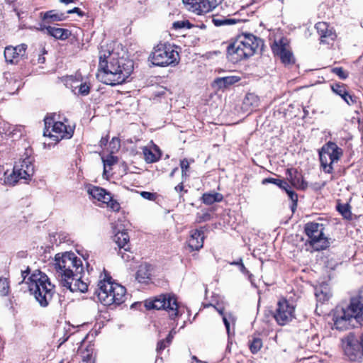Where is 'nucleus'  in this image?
<instances>
[{
    "mask_svg": "<svg viewBox=\"0 0 363 363\" xmlns=\"http://www.w3.org/2000/svg\"><path fill=\"white\" fill-rule=\"evenodd\" d=\"M133 70V62L119 57L111 45H101L98 79L104 84L115 86L125 82Z\"/></svg>",
    "mask_w": 363,
    "mask_h": 363,
    "instance_id": "obj_1",
    "label": "nucleus"
},
{
    "mask_svg": "<svg viewBox=\"0 0 363 363\" xmlns=\"http://www.w3.org/2000/svg\"><path fill=\"white\" fill-rule=\"evenodd\" d=\"M53 272L60 285L72 292H86L88 284L82 280V261L73 252L55 255L52 263Z\"/></svg>",
    "mask_w": 363,
    "mask_h": 363,
    "instance_id": "obj_2",
    "label": "nucleus"
},
{
    "mask_svg": "<svg viewBox=\"0 0 363 363\" xmlns=\"http://www.w3.org/2000/svg\"><path fill=\"white\" fill-rule=\"evenodd\" d=\"M334 328L346 330L363 325V290L352 296L348 303H342L333 310Z\"/></svg>",
    "mask_w": 363,
    "mask_h": 363,
    "instance_id": "obj_3",
    "label": "nucleus"
},
{
    "mask_svg": "<svg viewBox=\"0 0 363 363\" xmlns=\"http://www.w3.org/2000/svg\"><path fill=\"white\" fill-rule=\"evenodd\" d=\"M262 40L251 33L239 35L227 48V57L233 63L247 59L255 55Z\"/></svg>",
    "mask_w": 363,
    "mask_h": 363,
    "instance_id": "obj_4",
    "label": "nucleus"
},
{
    "mask_svg": "<svg viewBox=\"0 0 363 363\" xmlns=\"http://www.w3.org/2000/svg\"><path fill=\"white\" fill-rule=\"evenodd\" d=\"M28 289L42 307L48 306L55 294V285L49 277L40 270L34 271L28 279Z\"/></svg>",
    "mask_w": 363,
    "mask_h": 363,
    "instance_id": "obj_5",
    "label": "nucleus"
},
{
    "mask_svg": "<svg viewBox=\"0 0 363 363\" xmlns=\"http://www.w3.org/2000/svg\"><path fill=\"white\" fill-rule=\"evenodd\" d=\"M111 278L101 280L98 284L96 294L99 301L104 306L113 303L120 305L125 298L126 290L122 285L111 281Z\"/></svg>",
    "mask_w": 363,
    "mask_h": 363,
    "instance_id": "obj_6",
    "label": "nucleus"
},
{
    "mask_svg": "<svg viewBox=\"0 0 363 363\" xmlns=\"http://www.w3.org/2000/svg\"><path fill=\"white\" fill-rule=\"evenodd\" d=\"M179 52L170 44L160 43L156 45L151 52L149 60L159 67L176 65L179 62Z\"/></svg>",
    "mask_w": 363,
    "mask_h": 363,
    "instance_id": "obj_7",
    "label": "nucleus"
},
{
    "mask_svg": "<svg viewBox=\"0 0 363 363\" xmlns=\"http://www.w3.org/2000/svg\"><path fill=\"white\" fill-rule=\"evenodd\" d=\"M55 115L47 116L44 119L45 129L44 136L52 138L55 141H60L63 138H72L74 130L69 126L61 121H56Z\"/></svg>",
    "mask_w": 363,
    "mask_h": 363,
    "instance_id": "obj_8",
    "label": "nucleus"
},
{
    "mask_svg": "<svg viewBox=\"0 0 363 363\" xmlns=\"http://www.w3.org/2000/svg\"><path fill=\"white\" fill-rule=\"evenodd\" d=\"M324 230L323 223L310 222L305 225V233L308 238L307 242L314 250H323L329 245L328 238L324 235Z\"/></svg>",
    "mask_w": 363,
    "mask_h": 363,
    "instance_id": "obj_9",
    "label": "nucleus"
},
{
    "mask_svg": "<svg viewBox=\"0 0 363 363\" xmlns=\"http://www.w3.org/2000/svg\"><path fill=\"white\" fill-rule=\"evenodd\" d=\"M145 307L147 309L166 310L171 319H174L179 315L178 303L174 295L161 294L152 300H147Z\"/></svg>",
    "mask_w": 363,
    "mask_h": 363,
    "instance_id": "obj_10",
    "label": "nucleus"
},
{
    "mask_svg": "<svg viewBox=\"0 0 363 363\" xmlns=\"http://www.w3.org/2000/svg\"><path fill=\"white\" fill-rule=\"evenodd\" d=\"M342 150L333 142H328L319 152L321 167L326 173H332L333 164L337 162L342 155Z\"/></svg>",
    "mask_w": 363,
    "mask_h": 363,
    "instance_id": "obj_11",
    "label": "nucleus"
},
{
    "mask_svg": "<svg viewBox=\"0 0 363 363\" xmlns=\"http://www.w3.org/2000/svg\"><path fill=\"white\" fill-rule=\"evenodd\" d=\"M342 347L345 354L351 361H358L363 357V334L357 338L350 333L342 338Z\"/></svg>",
    "mask_w": 363,
    "mask_h": 363,
    "instance_id": "obj_12",
    "label": "nucleus"
},
{
    "mask_svg": "<svg viewBox=\"0 0 363 363\" xmlns=\"http://www.w3.org/2000/svg\"><path fill=\"white\" fill-rule=\"evenodd\" d=\"M274 318L279 325H285L295 318V307L286 299L279 300Z\"/></svg>",
    "mask_w": 363,
    "mask_h": 363,
    "instance_id": "obj_13",
    "label": "nucleus"
},
{
    "mask_svg": "<svg viewBox=\"0 0 363 363\" xmlns=\"http://www.w3.org/2000/svg\"><path fill=\"white\" fill-rule=\"evenodd\" d=\"M31 149H26L23 157L14 165L15 169H18L20 175L26 181L30 180L35 172L34 157L32 156Z\"/></svg>",
    "mask_w": 363,
    "mask_h": 363,
    "instance_id": "obj_14",
    "label": "nucleus"
},
{
    "mask_svg": "<svg viewBox=\"0 0 363 363\" xmlns=\"http://www.w3.org/2000/svg\"><path fill=\"white\" fill-rule=\"evenodd\" d=\"M185 8L193 13L201 15L212 11L216 6V1L182 0Z\"/></svg>",
    "mask_w": 363,
    "mask_h": 363,
    "instance_id": "obj_15",
    "label": "nucleus"
},
{
    "mask_svg": "<svg viewBox=\"0 0 363 363\" xmlns=\"http://www.w3.org/2000/svg\"><path fill=\"white\" fill-rule=\"evenodd\" d=\"M272 49L274 55H277L284 64L294 62L293 54L289 50L286 39L281 38L278 41H274L272 45Z\"/></svg>",
    "mask_w": 363,
    "mask_h": 363,
    "instance_id": "obj_16",
    "label": "nucleus"
},
{
    "mask_svg": "<svg viewBox=\"0 0 363 363\" xmlns=\"http://www.w3.org/2000/svg\"><path fill=\"white\" fill-rule=\"evenodd\" d=\"M27 45L21 44L16 47L8 46L4 50V57L8 63L17 64L25 56Z\"/></svg>",
    "mask_w": 363,
    "mask_h": 363,
    "instance_id": "obj_17",
    "label": "nucleus"
},
{
    "mask_svg": "<svg viewBox=\"0 0 363 363\" xmlns=\"http://www.w3.org/2000/svg\"><path fill=\"white\" fill-rule=\"evenodd\" d=\"M129 240L130 237L125 231L118 232L115 235V241L119 247L118 254L125 261H128L130 258V256L126 254V252L130 250Z\"/></svg>",
    "mask_w": 363,
    "mask_h": 363,
    "instance_id": "obj_18",
    "label": "nucleus"
},
{
    "mask_svg": "<svg viewBox=\"0 0 363 363\" xmlns=\"http://www.w3.org/2000/svg\"><path fill=\"white\" fill-rule=\"evenodd\" d=\"M204 235L201 230H192L190 232V238L188 245L191 250H199L203 245Z\"/></svg>",
    "mask_w": 363,
    "mask_h": 363,
    "instance_id": "obj_19",
    "label": "nucleus"
},
{
    "mask_svg": "<svg viewBox=\"0 0 363 363\" xmlns=\"http://www.w3.org/2000/svg\"><path fill=\"white\" fill-rule=\"evenodd\" d=\"M88 194L94 199L105 203L111 200V193L107 191L106 189L91 186L88 188Z\"/></svg>",
    "mask_w": 363,
    "mask_h": 363,
    "instance_id": "obj_20",
    "label": "nucleus"
},
{
    "mask_svg": "<svg viewBox=\"0 0 363 363\" xmlns=\"http://www.w3.org/2000/svg\"><path fill=\"white\" fill-rule=\"evenodd\" d=\"M40 30L55 38L62 40L67 39L71 35V32L69 30L61 28L45 26H43L41 25Z\"/></svg>",
    "mask_w": 363,
    "mask_h": 363,
    "instance_id": "obj_21",
    "label": "nucleus"
},
{
    "mask_svg": "<svg viewBox=\"0 0 363 363\" xmlns=\"http://www.w3.org/2000/svg\"><path fill=\"white\" fill-rule=\"evenodd\" d=\"M334 93L339 95L348 105H352L356 102L354 96H352L346 89L344 84H334L331 85Z\"/></svg>",
    "mask_w": 363,
    "mask_h": 363,
    "instance_id": "obj_22",
    "label": "nucleus"
},
{
    "mask_svg": "<svg viewBox=\"0 0 363 363\" xmlns=\"http://www.w3.org/2000/svg\"><path fill=\"white\" fill-rule=\"evenodd\" d=\"M219 313L222 315L223 321L226 328L228 335V345L231 344L230 337L235 335L234 325L235 323V318L230 313L224 314L223 310L218 311ZM229 345H228V347Z\"/></svg>",
    "mask_w": 363,
    "mask_h": 363,
    "instance_id": "obj_23",
    "label": "nucleus"
},
{
    "mask_svg": "<svg viewBox=\"0 0 363 363\" xmlns=\"http://www.w3.org/2000/svg\"><path fill=\"white\" fill-rule=\"evenodd\" d=\"M143 153L144 159L147 163L157 162L161 156V152L156 145H154L152 147H143Z\"/></svg>",
    "mask_w": 363,
    "mask_h": 363,
    "instance_id": "obj_24",
    "label": "nucleus"
},
{
    "mask_svg": "<svg viewBox=\"0 0 363 363\" xmlns=\"http://www.w3.org/2000/svg\"><path fill=\"white\" fill-rule=\"evenodd\" d=\"M240 80V77L238 76H227L223 77H218L214 82V86L218 89H225L231 86Z\"/></svg>",
    "mask_w": 363,
    "mask_h": 363,
    "instance_id": "obj_25",
    "label": "nucleus"
},
{
    "mask_svg": "<svg viewBox=\"0 0 363 363\" xmlns=\"http://www.w3.org/2000/svg\"><path fill=\"white\" fill-rule=\"evenodd\" d=\"M317 32L320 35L322 42H325V39L330 38L332 40L335 39V34L330 30L329 26L325 22H318L315 26Z\"/></svg>",
    "mask_w": 363,
    "mask_h": 363,
    "instance_id": "obj_26",
    "label": "nucleus"
},
{
    "mask_svg": "<svg viewBox=\"0 0 363 363\" xmlns=\"http://www.w3.org/2000/svg\"><path fill=\"white\" fill-rule=\"evenodd\" d=\"M315 296L318 302L323 303L329 300L331 293L328 284H322L315 289Z\"/></svg>",
    "mask_w": 363,
    "mask_h": 363,
    "instance_id": "obj_27",
    "label": "nucleus"
},
{
    "mask_svg": "<svg viewBox=\"0 0 363 363\" xmlns=\"http://www.w3.org/2000/svg\"><path fill=\"white\" fill-rule=\"evenodd\" d=\"M20 179H23V178L22 176L20 175L18 168L15 169L13 167L12 171H9L7 169L6 178L4 179V185L13 186Z\"/></svg>",
    "mask_w": 363,
    "mask_h": 363,
    "instance_id": "obj_28",
    "label": "nucleus"
},
{
    "mask_svg": "<svg viewBox=\"0 0 363 363\" xmlns=\"http://www.w3.org/2000/svg\"><path fill=\"white\" fill-rule=\"evenodd\" d=\"M65 18L66 15L65 13L51 10L44 13L43 20L46 23H50L55 21H63Z\"/></svg>",
    "mask_w": 363,
    "mask_h": 363,
    "instance_id": "obj_29",
    "label": "nucleus"
},
{
    "mask_svg": "<svg viewBox=\"0 0 363 363\" xmlns=\"http://www.w3.org/2000/svg\"><path fill=\"white\" fill-rule=\"evenodd\" d=\"M150 277V267L147 264H142L139 267L135 279L140 283H147Z\"/></svg>",
    "mask_w": 363,
    "mask_h": 363,
    "instance_id": "obj_30",
    "label": "nucleus"
},
{
    "mask_svg": "<svg viewBox=\"0 0 363 363\" xmlns=\"http://www.w3.org/2000/svg\"><path fill=\"white\" fill-rule=\"evenodd\" d=\"M259 105L258 97L254 94H247L243 101V106L246 111H252Z\"/></svg>",
    "mask_w": 363,
    "mask_h": 363,
    "instance_id": "obj_31",
    "label": "nucleus"
},
{
    "mask_svg": "<svg viewBox=\"0 0 363 363\" xmlns=\"http://www.w3.org/2000/svg\"><path fill=\"white\" fill-rule=\"evenodd\" d=\"M78 81L74 82L71 85L72 92L76 95L86 96L90 92V86L86 82L78 84Z\"/></svg>",
    "mask_w": 363,
    "mask_h": 363,
    "instance_id": "obj_32",
    "label": "nucleus"
},
{
    "mask_svg": "<svg viewBox=\"0 0 363 363\" xmlns=\"http://www.w3.org/2000/svg\"><path fill=\"white\" fill-rule=\"evenodd\" d=\"M223 196L220 193H205L202 196V201L206 205H211L216 202H220Z\"/></svg>",
    "mask_w": 363,
    "mask_h": 363,
    "instance_id": "obj_33",
    "label": "nucleus"
},
{
    "mask_svg": "<svg viewBox=\"0 0 363 363\" xmlns=\"http://www.w3.org/2000/svg\"><path fill=\"white\" fill-rule=\"evenodd\" d=\"M337 210L345 219L350 220L352 218V213L349 204L338 203L337 205Z\"/></svg>",
    "mask_w": 363,
    "mask_h": 363,
    "instance_id": "obj_34",
    "label": "nucleus"
},
{
    "mask_svg": "<svg viewBox=\"0 0 363 363\" xmlns=\"http://www.w3.org/2000/svg\"><path fill=\"white\" fill-rule=\"evenodd\" d=\"M262 347V341L259 337H255L249 342V347L252 353H257Z\"/></svg>",
    "mask_w": 363,
    "mask_h": 363,
    "instance_id": "obj_35",
    "label": "nucleus"
},
{
    "mask_svg": "<svg viewBox=\"0 0 363 363\" xmlns=\"http://www.w3.org/2000/svg\"><path fill=\"white\" fill-rule=\"evenodd\" d=\"M102 160L104 162V174H106L107 173L108 167L111 169V166H113L118 162V158L116 157L113 156L112 155H108L106 159L102 157Z\"/></svg>",
    "mask_w": 363,
    "mask_h": 363,
    "instance_id": "obj_36",
    "label": "nucleus"
},
{
    "mask_svg": "<svg viewBox=\"0 0 363 363\" xmlns=\"http://www.w3.org/2000/svg\"><path fill=\"white\" fill-rule=\"evenodd\" d=\"M10 289L9 282L7 278L0 277V296L8 295Z\"/></svg>",
    "mask_w": 363,
    "mask_h": 363,
    "instance_id": "obj_37",
    "label": "nucleus"
},
{
    "mask_svg": "<svg viewBox=\"0 0 363 363\" xmlns=\"http://www.w3.org/2000/svg\"><path fill=\"white\" fill-rule=\"evenodd\" d=\"M213 23L216 26H220L223 25H233L237 23V20L234 18H213Z\"/></svg>",
    "mask_w": 363,
    "mask_h": 363,
    "instance_id": "obj_38",
    "label": "nucleus"
},
{
    "mask_svg": "<svg viewBox=\"0 0 363 363\" xmlns=\"http://www.w3.org/2000/svg\"><path fill=\"white\" fill-rule=\"evenodd\" d=\"M291 184L301 189H304L306 187L303 177L298 171L294 175V178L292 179Z\"/></svg>",
    "mask_w": 363,
    "mask_h": 363,
    "instance_id": "obj_39",
    "label": "nucleus"
},
{
    "mask_svg": "<svg viewBox=\"0 0 363 363\" xmlns=\"http://www.w3.org/2000/svg\"><path fill=\"white\" fill-rule=\"evenodd\" d=\"M193 25L187 20L178 21L173 23V28L176 30L181 28H191Z\"/></svg>",
    "mask_w": 363,
    "mask_h": 363,
    "instance_id": "obj_40",
    "label": "nucleus"
},
{
    "mask_svg": "<svg viewBox=\"0 0 363 363\" xmlns=\"http://www.w3.org/2000/svg\"><path fill=\"white\" fill-rule=\"evenodd\" d=\"M333 73L338 76L341 79H345L348 77V72L342 67H334L332 69Z\"/></svg>",
    "mask_w": 363,
    "mask_h": 363,
    "instance_id": "obj_41",
    "label": "nucleus"
},
{
    "mask_svg": "<svg viewBox=\"0 0 363 363\" xmlns=\"http://www.w3.org/2000/svg\"><path fill=\"white\" fill-rule=\"evenodd\" d=\"M189 164H190V162H189V160L187 159H183L182 160H181L180 167L182 169V177H188L187 171L189 168Z\"/></svg>",
    "mask_w": 363,
    "mask_h": 363,
    "instance_id": "obj_42",
    "label": "nucleus"
},
{
    "mask_svg": "<svg viewBox=\"0 0 363 363\" xmlns=\"http://www.w3.org/2000/svg\"><path fill=\"white\" fill-rule=\"evenodd\" d=\"M238 267H239L240 271L242 273H243L244 274L248 275L249 279H250L251 284L253 286H256L255 284H254V281H253L252 279V275L249 272V271L246 269V267L243 264L242 259H240V263H239Z\"/></svg>",
    "mask_w": 363,
    "mask_h": 363,
    "instance_id": "obj_43",
    "label": "nucleus"
},
{
    "mask_svg": "<svg viewBox=\"0 0 363 363\" xmlns=\"http://www.w3.org/2000/svg\"><path fill=\"white\" fill-rule=\"evenodd\" d=\"M105 203L113 211H118L121 208L119 203L117 202L116 200H113L111 195L110 201L106 202Z\"/></svg>",
    "mask_w": 363,
    "mask_h": 363,
    "instance_id": "obj_44",
    "label": "nucleus"
},
{
    "mask_svg": "<svg viewBox=\"0 0 363 363\" xmlns=\"http://www.w3.org/2000/svg\"><path fill=\"white\" fill-rule=\"evenodd\" d=\"M262 184L264 185L267 184H273L277 186H279L280 184H281V180L275 179V178L268 177V178L264 179L262 181Z\"/></svg>",
    "mask_w": 363,
    "mask_h": 363,
    "instance_id": "obj_45",
    "label": "nucleus"
},
{
    "mask_svg": "<svg viewBox=\"0 0 363 363\" xmlns=\"http://www.w3.org/2000/svg\"><path fill=\"white\" fill-rule=\"evenodd\" d=\"M82 363H95V359L91 353L88 351L82 356Z\"/></svg>",
    "mask_w": 363,
    "mask_h": 363,
    "instance_id": "obj_46",
    "label": "nucleus"
},
{
    "mask_svg": "<svg viewBox=\"0 0 363 363\" xmlns=\"http://www.w3.org/2000/svg\"><path fill=\"white\" fill-rule=\"evenodd\" d=\"M286 192L288 194L289 199L293 201L294 206H296L297 201H298L297 194L293 190H291V188L289 190H287Z\"/></svg>",
    "mask_w": 363,
    "mask_h": 363,
    "instance_id": "obj_47",
    "label": "nucleus"
},
{
    "mask_svg": "<svg viewBox=\"0 0 363 363\" xmlns=\"http://www.w3.org/2000/svg\"><path fill=\"white\" fill-rule=\"evenodd\" d=\"M140 195L143 199L149 201H154L156 198L155 194L148 191H141Z\"/></svg>",
    "mask_w": 363,
    "mask_h": 363,
    "instance_id": "obj_48",
    "label": "nucleus"
},
{
    "mask_svg": "<svg viewBox=\"0 0 363 363\" xmlns=\"http://www.w3.org/2000/svg\"><path fill=\"white\" fill-rule=\"evenodd\" d=\"M110 146L112 149L118 150L120 147V140L117 138H113L110 143Z\"/></svg>",
    "mask_w": 363,
    "mask_h": 363,
    "instance_id": "obj_49",
    "label": "nucleus"
},
{
    "mask_svg": "<svg viewBox=\"0 0 363 363\" xmlns=\"http://www.w3.org/2000/svg\"><path fill=\"white\" fill-rule=\"evenodd\" d=\"M297 170L294 169H288L286 171V175L288 179L290 180L291 183L292 182V179L294 178V175L296 174Z\"/></svg>",
    "mask_w": 363,
    "mask_h": 363,
    "instance_id": "obj_50",
    "label": "nucleus"
},
{
    "mask_svg": "<svg viewBox=\"0 0 363 363\" xmlns=\"http://www.w3.org/2000/svg\"><path fill=\"white\" fill-rule=\"evenodd\" d=\"M168 345L166 343L165 340H160V342H158L157 343V351L158 352L162 351L163 350H164V348L167 346Z\"/></svg>",
    "mask_w": 363,
    "mask_h": 363,
    "instance_id": "obj_51",
    "label": "nucleus"
},
{
    "mask_svg": "<svg viewBox=\"0 0 363 363\" xmlns=\"http://www.w3.org/2000/svg\"><path fill=\"white\" fill-rule=\"evenodd\" d=\"M278 186L279 188H281V189H284L285 191H286L287 190H289L290 189L289 184L286 182L283 181V180H281V184H280Z\"/></svg>",
    "mask_w": 363,
    "mask_h": 363,
    "instance_id": "obj_52",
    "label": "nucleus"
},
{
    "mask_svg": "<svg viewBox=\"0 0 363 363\" xmlns=\"http://www.w3.org/2000/svg\"><path fill=\"white\" fill-rule=\"evenodd\" d=\"M174 190L178 192V193H182L183 191L184 192H186L187 191L186 190H184V185H183V182H181L180 184H179L177 186H176L174 187Z\"/></svg>",
    "mask_w": 363,
    "mask_h": 363,
    "instance_id": "obj_53",
    "label": "nucleus"
},
{
    "mask_svg": "<svg viewBox=\"0 0 363 363\" xmlns=\"http://www.w3.org/2000/svg\"><path fill=\"white\" fill-rule=\"evenodd\" d=\"M175 333H176V332L174 330V329L170 331V333L168 335V336L167 337L166 340H164L167 345H169L171 342V341L173 338V335Z\"/></svg>",
    "mask_w": 363,
    "mask_h": 363,
    "instance_id": "obj_54",
    "label": "nucleus"
},
{
    "mask_svg": "<svg viewBox=\"0 0 363 363\" xmlns=\"http://www.w3.org/2000/svg\"><path fill=\"white\" fill-rule=\"evenodd\" d=\"M29 273H30V269L28 267H27V269L26 270H21V276L23 278L22 282L26 281V279L27 276L29 274Z\"/></svg>",
    "mask_w": 363,
    "mask_h": 363,
    "instance_id": "obj_55",
    "label": "nucleus"
},
{
    "mask_svg": "<svg viewBox=\"0 0 363 363\" xmlns=\"http://www.w3.org/2000/svg\"><path fill=\"white\" fill-rule=\"evenodd\" d=\"M78 13L79 16H82L83 15L82 11L80 10V9H79L77 7H75V8H74L72 10H69L67 12V13Z\"/></svg>",
    "mask_w": 363,
    "mask_h": 363,
    "instance_id": "obj_56",
    "label": "nucleus"
},
{
    "mask_svg": "<svg viewBox=\"0 0 363 363\" xmlns=\"http://www.w3.org/2000/svg\"><path fill=\"white\" fill-rule=\"evenodd\" d=\"M108 143V138H102L100 140V145L101 147L106 146Z\"/></svg>",
    "mask_w": 363,
    "mask_h": 363,
    "instance_id": "obj_57",
    "label": "nucleus"
},
{
    "mask_svg": "<svg viewBox=\"0 0 363 363\" xmlns=\"http://www.w3.org/2000/svg\"><path fill=\"white\" fill-rule=\"evenodd\" d=\"M45 57L43 56V55L38 56V63L43 64L45 62Z\"/></svg>",
    "mask_w": 363,
    "mask_h": 363,
    "instance_id": "obj_58",
    "label": "nucleus"
},
{
    "mask_svg": "<svg viewBox=\"0 0 363 363\" xmlns=\"http://www.w3.org/2000/svg\"><path fill=\"white\" fill-rule=\"evenodd\" d=\"M192 359H194L197 363H207L206 362H202L200 359H199L196 356L192 357Z\"/></svg>",
    "mask_w": 363,
    "mask_h": 363,
    "instance_id": "obj_59",
    "label": "nucleus"
},
{
    "mask_svg": "<svg viewBox=\"0 0 363 363\" xmlns=\"http://www.w3.org/2000/svg\"><path fill=\"white\" fill-rule=\"evenodd\" d=\"M61 3L68 4L69 3H72L74 0H59Z\"/></svg>",
    "mask_w": 363,
    "mask_h": 363,
    "instance_id": "obj_60",
    "label": "nucleus"
},
{
    "mask_svg": "<svg viewBox=\"0 0 363 363\" xmlns=\"http://www.w3.org/2000/svg\"><path fill=\"white\" fill-rule=\"evenodd\" d=\"M177 169V168H175V169H173V171L170 174V177H173V175H174V172H176Z\"/></svg>",
    "mask_w": 363,
    "mask_h": 363,
    "instance_id": "obj_61",
    "label": "nucleus"
},
{
    "mask_svg": "<svg viewBox=\"0 0 363 363\" xmlns=\"http://www.w3.org/2000/svg\"><path fill=\"white\" fill-rule=\"evenodd\" d=\"M240 260L238 262H233L231 263V264H235L239 266Z\"/></svg>",
    "mask_w": 363,
    "mask_h": 363,
    "instance_id": "obj_62",
    "label": "nucleus"
},
{
    "mask_svg": "<svg viewBox=\"0 0 363 363\" xmlns=\"http://www.w3.org/2000/svg\"><path fill=\"white\" fill-rule=\"evenodd\" d=\"M201 28H206V26H205V25L202 24V25L201 26Z\"/></svg>",
    "mask_w": 363,
    "mask_h": 363,
    "instance_id": "obj_63",
    "label": "nucleus"
}]
</instances>
